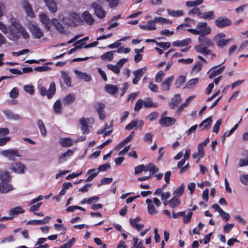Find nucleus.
I'll return each instance as SVG.
<instances>
[{"label":"nucleus","mask_w":248,"mask_h":248,"mask_svg":"<svg viewBox=\"0 0 248 248\" xmlns=\"http://www.w3.org/2000/svg\"><path fill=\"white\" fill-rule=\"evenodd\" d=\"M198 40L199 45L194 46L195 50L204 55H209L211 51L208 47L214 46L215 45L211 39L206 35H201L199 36Z\"/></svg>","instance_id":"obj_1"},{"label":"nucleus","mask_w":248,"mask_h":248,"mask_svg":"<svg viewBox=\"0 0 248 248\" xmlns=\"http://www.w3.org/2000/svg\"><path fill=\"white\" fill-rule=\"evenodd\" d=\"M9 28L11 34L16 39L20 38L19 34L25 39L29 38L30 35L25 28L17 21H12Z\"/></svg>","instance_id":"obj_2"},{"label":"nucleus","mask_w":248,"mask_h":248,"mask_svg":"<svg viewBox=\"0 0 248 248\" xmlns=\"http://www.w3.org/2000/svg\"><path fill=\"white\" fill-rule=\"evenodd\" d=\"M0 155L8 158L10 161H14L15 157H21L16 149H8L0 151Z\"/></svg>","instance_id":"obj_3"},{"label":"nucleus","mask_w":248,"mask_h":248,"mask_svg":"<svg viewBox=\"0 0 248 248\" xmlns=\"http://www.w3.org/2000/svg\"><path fill=\"white\" fill-rule=\"evenodd\" d=\"M39 19L46 30H50L53 26V18L50 19L46 14L41 12L39 15Z\"/></svg>","instance_id":"obj_4"},{"label":"nucleus","mask_w":248,"mask_h":248,"mask_svg":"<svg viewBox=\"0 0 248 248\" xmlns=\"http://www.w3.org/2000/svg\"><path fill=\"white\" fill-rule=\"evenodd\" d=\"M196 28L199 36L208 35L211 31V28L208 26L207 23L205 22L198 23Z\"/></svg>","instance_id":"obj_5"},{"label":"nucleus","mask_w":248,"mask_h":248,"mask_svg":"<svg viewBox=\"0 0 248 248\" xmlns=\"http://www.w3.org/2000/svg\"><path fill=\"white\" fill-rule=\"evenodd\" d=\"M79 16L76 13L68 14L67 16L64 17L62 21L63 22L69 26L76 25L79 21Z\"/></svg>","instance_id":"obj_6"},{"label":"nucleus","mask_w":248,"mask_h":248,"mask_svg":"<svg viewBox=\"0 0 248 248\" xmlns=\"http://www.w3.org/2000/svg\"><path fill=\"white\" fill-rule=\"evenodd\" d=\"M91 8L93 10L95 15L100 19L105 17L107 12L103 10L102 7L96 2H93L91 4Z\"/></svg>","instance_id":"obj_7"},{"label":"nucleus","mask_w":248,"mask_h":248,"mask_svg":"<svg viewBox=\"0 0 248 248\" xmlns=\"http://www.w3.org/2000/svg\"><path fill=\"white\" fill-rule=\"evenodd\" d=\"M29 28L34 38L39 39L44 36L43 31L38 25L34 24H30Z\"/></svg>","instance_id":"obj_8"},{"label":"nucleus","mask_w":248,"mask_h":248,"mask_svg":"<svg viewBox=\"0 0 248 248\" xmlns=\"http://www.w3.org/2000/svg\"><path fill=\"white\" fill-rule=\"evenodd\" d=\"M225 34L223 33H220L217 34L214 38V40L217 45L220 48H223L229 42V39H224Z\"/></svg>","instance_id":"obj_9"},{"label":"nucleus","mask_w":248,"mask_h":248,"mask_svg":"<svg viewBox=\"0 0 248 248\" xmlns=\"http://www.w3.org/2000/svg\"><path fill=\"white\" fill-rule=\"evenodd\" d=\"M176 122L173 117L161 116L158 123L163 127H168L173 124Z\"/></svg>","instance_id":"obj_10"},{"label":"nucleus","mask_w":248,"mask_h":248,"mask_svg":"<svg viewBox=\"0 0 248 248\" xmlns=\"http://www.w3.org/2000/svg\"><path fill=\"white\" fill-rule=\"evenodd\" d=\"M22 5L27 16L31 18L35 17L31 4L27 0H22Z\"/></svg>","instance_id":"obj_11"},{"label":"nucleus","mask_w":248,"mask_h":248,"mask_svg":"<svg viewBox=\"0 0 248 248\" xmlns=\"http://www.w3.org/2000/svg\"><path fill=\"white\" fill-rule=\"evenodd\" d=\"M215 24L218 28H223L230 25L231 21L228 18L221 16L215 20Z\"/></svg>","instance_id":"obj_12"},{"label":"nucleus","mask_w":248,"mask_h":248,"mask_svg":"<svg viewBox=\"0 0 248 248\" xmlns=\"http://www.w3.org/2000/svg\"><path fill=\"white\" fill-rule=\"evenodd\" d=\"M26 166L20 162H17L14 164L10 168V170L18 174H23L25 173Z\"/></svg>","instance_id":"obj_13"},{"label":"nucleus","mask_w":248,"mask_h":248,"mask_svg":"<svg viewBox=\"0 0 248 248\" xmlns=\"http://www.w3.org/2000/svg\"><path fill=\"white\" fill-rule=\"evenodd\" d=\"M46 6L51 13H55L58 10L57 3L54 0H43Z\"/></svg>","instance_id":"obj_14"},{"label":"nucleus","mask_w":248,"mask_h":248,"mask_svg":"<svg viewBox=\"0 0 248 248\" xmlns=\"http://www.w3.org/2000/svg\"><path fill=\"white\" fill-rule=\"evenodd\" d=\"M13 189V186L8 183H0V194H6L12 191Z\"/></svg>","instance_id":"obj_15"},{"label":"nucleus","mask_w":248,"mask_h":248,"mask_svg":"<svg viewBox=\"0 0 248 248\" xmlns=\"http://www.w3.org/2000/svg\"><path fill=\"white\" fill-rule=\"evenodd\" d=\"M182 101L181 96L179 94H175L170 100V102L169 103V105L170 108L171 109L175 108Z\"/></svg>","instance_id":"obj_16"},{"label":"nucleus","mask_w":248,"mask_h":248,"mask_svg":"<svg viewBox=\"0 0 248 248\" xmlns=\"http://www.w3.org/2000/svg\"><path fill=\"white\" fill-rule=\"evenodd\" d=\"M174 80L173 76L170 77L164 80L162 83L161 87L164 91H169L170 90L171 84Z\"/></svg>","instance_id":"obj_17"},{"label":"nucleus","mask_w":248,"mask_h":248,"mask_svg":"<svg viewBox=\"0 0 248 248\" xmlns=\"http://www.w3.org/2000/svg\"><path fill=\"white\" fill-rule=\"evenodd\" d=\"M50 219V217L46 216L41 220H29L27 224L41 225L48 223Z\"/></svg>","instance_id":"obj_18"},{"label":"nucleus","mask_w":248,"mask_h":248,"mask_svg":"<svg viewBox=\"0 0 248 248\" xmlns=\"http://www.w3.org/2000/svg\"><path fill=\"white\" fill-rule=\"evenodd\" d=\"M74 72L79 79H84L86 81H90L92 79L91 76L85 73H82L78 70H75Z\"/></svg>","instance_id":"obj_19"},{"label":"nucleus","mask_w":248,"mask_h":248,"mask_svg":"<svg viewBox=\"0 0 248 248\" xmlns=\"http://www.w3.org/2000/svg\"><path fill=\"white\" fill-rule=\"evenodd\" d=\"M135 136V132L134 131H132L129 135L124 140H123L121 143H120L117 146L115 147V149H119L125 145L126 143L129 142Z\"/></svg>","instance_id":"obj_20"},{"label":"nucleus","mask_w":248,"mask_h":248,"mask_svg":"<svg viewBox=\"0 0 248 248\" xmlns=\"http://www.w3.org/2000/svg\"><path fill=\"white\" fill-rule=\"evenodd\" d=\"M212 122V117L210 116L203 120L199 125V127L203 126L202 130H209L210 128V124Z\"/></svg>","instance_id":"obj_21"},{"label":"nucleus","mask_w":248,"mask_h":248,"mask_svg":"<svg viewBox=\"0 0 248 248\" xmlns=\"http://www.w3.org/2000/svg\"><path fill=\"white\" fill-rule=\"evenodd\" d=\"M191 43V39L186 38L182 41H176L172 42V45L174 46L182 47L186 46Z\"/></svg>","instance_id":"obj_22"},{"label":"nucleus","mask_w":248,"mask_h":248,"mask_svg":"<svg viewBox=\"0 0 248 248\" xmlns=\"http://www.w3.org/2000/svg\"><path fill=\"white\" fill-rule=\"evenodd\" d=\"M73 151L72 150H68L62 154L59 158V163H62L67 160L68 158L73 155Z\"/></svg>","instance_id":"obj_23"},{"label":"nucleus","mask_w":248,"mask_h":248,"mask_svg":"<svg viewBox=\"0 0 248 248\" xmlns=\"http://www.w3.org/2000/svg\"><path fill=\"white\" fill-rule=\"evenodd\" d=\"M105 90L109 94L113 95L117 92L118 90V87L115 85L107 84L105 86Z\"/></svg>","instance_id":"obj_24"},{"label":"nucleus","mask_w":248,"mask_h":248,"mask_svg":"<svg viewBox=\"0 0 248 248\" xmlns=\"http://www.w3.org/2000/svg\"><path fill=\"white\" fill-rule=\"evenodd\" d=\"M4 114L7 119L9 120L17 121L21 119V117L19 115L11 111H6L4 112Z\"/></svg>","instance_id":"obj_25"},{"label":"nucleus","mask_w":248,"mask_h":248,"mask_svg":"<svg viewBox=\"0 0 248 248\" xmlns=\"http://www.w3.org/2000/svg\"><path fill=\"white\" fill-rule=\"evenodd\" d=\"M146 203L148 205L147 209L148 212L149 214L153 215L157 213V211L156 210L155 206L153 204V201L152 200L147 199L146 200Z\"/></svg>","instance_id":"obj_26"},{"label":"nucleus","mask_w":248,"mask_h":248,"mask_svg":"<svg viewBox=\"0 0 248 248\" xmlns=\"http://www.w3.org/2000/svg\"><path fill=\"white\" fill-rule=\"evenodd\" d=\"M186 161V159H182L177 164V167L179 169H180L179 172L180 174L184 173L189 168V165L188 163H187L184 167H183V165L185 164Z\"/></svg>","instance_id":"obj_27"},{"label":"nucleus","mask_w":248,"mask_h":248,"mask_svg":"<svg viewBox=\"0 0 248 248\" xmlns=\"http://www.w3.org/2000/svg\"><path fill=\"white\" fill-rule=\"evenodd\" d=\"M82 17L88 24L91 25L94 22V19L88 11H85L82 14Z\"/></svg>","instance_id":"obj_28"},{"label":"nucleus","mask_w":248,"mask_h":248,"mask_svg":"<svg viewBox=\"0 0 248 248\" xmlns=\"http://www.w3.org/2000/svg\"><path fill=\"white\" fill-rule=\"evenodd\" d=\"M81 125V129L83 134H88L89 133V129L88 127L87 121L86 119L83 118L80 120Z\"/></svg>","instance_id":"obj_29"},{"label":"nucleus","mask_w":248,"mask_h":248,"mask_svg":"<svg viewBox=\"0 0 248 248\" xmlns=\"http://www.w3.org/2000/svg\"><path fill=\"white\" fill-rule=\"evenodd\" d=\"M76 99L75 95L73 93H69L63 98V102L64 105L72 104Z\"/></svg>","instance_id":"obj_30"},{"label":"nucleus","mask_w":248,"mask_h":248,"mask_svg":"<svg viewBox=\"0 0 248 248\" xmlns=\"http://www.w3.org/2000/svg\"><path fill=\"white\" fill-rule=\"evenodd\" d=\"M24 210L22 209V208L20 206H17L15 208H12L9 211V215L11 217H14L15 215H17L18 214H22L24 212Z\"/></svg>","instance_id":"obj_31"},{"label":"nucleus","mask_w":248,"mask_h":248,"mask_svg":"<svg viewBox=\"0 0 248 248\" xmlns=\"http://www.w3.org/2000/svg\"><path fill=\"white\" fill-rule=\"evenodd\" d=\"M112 126H113V121H111L109 124V130H107L105 129H101L97 132V134H102L103 137H105L106 136L110 134L112 132Z\"/></svg>","instance_id":"obj_32"},{"label":"nucleus","mask_w":248,"mask_h":248,"mask_svg":"<svg viewBox=\"0 0 248 248\" xmlns=\"http://www.w3.org/2000/svg\"><path fill=\"white\" fill-rule=\"evenodd\" d=\"M215 18L214 12L213 11H209L202 13L201 18H203L205 20H212Z\"/></svg>","instance_id":"obj_33"},{"label":"nucleus","mask_w":248,"mask_h":248,"mask_svg":"<svg viewBox=\"0 0 248 248\" xmlns=\"http://www.w3.org/2000/svg\"><path fill=\"white\" fill-rule=\"evenodd\" d=\"M56 92L55 83L54 82H51L49 85L48 90L47 91V97L50 99L55 94Z\"/></svg>","instance_id":"obj_34"},{"label":"nucleus","mask_w":248,"mask_h":248,"mask_svg":"<svg viewBox=\"0 0 248 248\" xmlns=\"http://www.w3.org/2000/svg\"><path fill=\"white\" fill-rule=\"evenodd\" d=\"M62 78L63 79L64 83L67 87L71 86V78L68 75V73L64 71H61Z\"/></svg>","instance_id":"obj_35"},{"label":"nucleus","mask_w":248,"mask_h":248,"mask_svg":"<svg viewBox=\"0 0 248 248\" xmlns=\"http://www.w3.org/2000/svg\"><path fill=\"white\" fill-rule=\"evenodd\" d=\"M53 25L54 26L55 29L60 33H63L64 31V28L58 20L56 18H53Z\"/></svg>","instance_id":"obj_36"},{"label":"nucleus","mask_w":248,"mask_h":248,"mask_svg":"<svg viewBox=\"0 0 248 248\" xmlns=\"http://www.w3.org/2000/svg\"><path fill=\"white\" fill-rule=\"evenodd\" d=\"M203 0H195L187 1L186 2V5L188 7H195L203 3Z\"/></svg>","instance_id":"obj_37"},{"label":"nucleus","mask_w":248,"mask_h":248,"mask_svg":"<svg viewBox=\"0 0 248 248\" xmlns=\"http://www.w3.org/2000/svg\"><path fill=\"white\" fill-rule=\"evenodd\" d=\"M169 15L173 17H179L183 16L184 12L182 10H171L170 9L167 10Z\"/></svg>","instance_id":"obj_38"},{"label":"nucleus","mask_w":248,"mask_h":248,"mask_svg":"<svg viewBox=\"0 0 248 248\" xmlns=\"http://www.w3.org/2000/svg\"><path fill=\"white\" fill-rule=\"evenodd\" d=\"M116 52L115 51H110L103 54L101 56V58L102 60L104 61H110L113 58V53Z\"/></svg>","instance_id":"obj_39"},{"label":"nucleus","mask_w":248,"mask_h":248,"mask_svg":"<svg viewBox=\"0 0 248 248\" xmlns=\"http://www.w3.org/2000/svg\"><path fill=\"white\" fill-rule=\"evenodd\" d=\"M133 248H145L141 240H139L137 237L133 238Z\"/></svg>","instance_id":"obj_40"},{"label":"nucleus","mask_w":248,"mask_h":248,"mask_svg":"<svg viewBox=\"0 0 248 248\" xmlns=\"http://www.w3.org/2000/svg\"><path fill=\"white\" fill-rule=\"evenodd\" d=\"M37 124L40 129L41 134L43 136H46V130L43 121L39 119L37 120Z\"/></svg>","instance_id":"obj_41"},{"label":"nucleus","mask_w":248,"mask_h":248,"mask_svg":"<svg viewBox=\"0 0 248 248\" xmlns=\"http://www.w3.org/2000/svg\"><path fill=\"white\" fill-rule=\"evenodd\" d=\"M60 142L62 146L63 147L70 146L73 144V140L71 138H62L60 140Z\"/></svg>","instance_id":"obj_42"},{"label":"nucleus","mask_w":248,"mask_h":248,"mask_svg":"<svg viewBox=\"0 0 248 248\" xmlns=\"http://www.w3.org/2000/svg\"><path fill=\"white\" fill-rule=\"evenodd\" d=\"M170 207L171 208H173L176 206H178L180 203V201L178 197L174 196L169 201Z\"/></svg>","instance_id":"obj_43"},{"label":"nucleus","mask_w":248,"mask_h":248,"mask_svg":"<svg viewBox=\"0 0 248 248\" xmlns=\"http://www.w3.org/2000/svg\"><path fill=\"white\" fill-rule=\"evenodd\" d=\"M1 182L8 183L10 180V176L7 172H1L0 173Z\"/></svg>","instance_id":"obj_44"},{"label":"nucleus","mask_w":248,"mask_h":248,"mask_svg":"<svg viewBox=\"0 0 248 248\" xmlns=\"http://www.w3.org/2000/svg\"><path fill=\"white\" fill-rule=\"evenodd\" d=\"M144 106L145 108H156L157 106V104L156 103H154L153 102V100L150 98H146L144 101H143Z\"/></svg>","instance_id":"obj_45"},{"label":"nucleus","mask_w":248,"mask_h":248,"mask_svg":"<svg viewBox=\"0 0 248 248\" xmlns=\"http://www.w3.org/2000/svg\"><path fill=\"white\" fill-rule=\"evenodd\" d=\"M198 80L199 79L198 78H194L190 79L186 85L185 88L187 89L194 88L197 85Z\"/></svg>","instance_id":"obj_46"},{"label":"nucleus","mask_w":248,"mask_h":248,"mask_svg":"<svg viewBox=\"0 0 248 248\" xmlns=\"http://www.w3.org/2000/svg\"><path fill=\"white\" fill-rule=\"evenodd\" d=\"M185 188V185L184 184H182L180 186L177 187L173 192L174 196L178 197L181 196L184 192Z\"/></svg>","instance_id":"obj_47"},{"label":"nucleus","mask_w":248,"mask_h":248,"mask_svg":"<svg viewBox=\"0 0 248 248\" xmlns=\"http://www.w3.org/2000/svg\"><path fill=\"white\" fill-rule=\"evenodd\" d=\"M54 112L57 114L60 113L62 111V104L60 100H57L53 105Z\"/></svg>","instance_id":"obj_48"},{"label":"nucleus","mask_w":248,"mask_h":248,"mask_svg":"<svg viewBox=\"0 0 248 248\" xmlns=\"http://www.w3.org/2000/svg\"><path fill=\"white\" fill-rule=\"evenodd\" d=\"M107 67L115 74H118L120 72V68L116 64L115 65L108 64L107 65Z\"/></svg>","instance_id":"obj_49"},{"label":"nucleus","mask_w":248,"mask_h":248,"mask_svg":"<svg viewBox=\"0 0 248 248\" xmlns=\"http://www.w3.org/2000/svg\"><path fill=\"white\" fill-rule=\"evenodd\" d=\"M202 13L199 8L197 7H194L188 12L189 15H196L200 18L201 17Z\"/></svg>","instance_id":"obj_50"},{"label":"nucleus","mask_w":248,"mask_h":248,"mask_svg":"<svg viewBox=\"0 0 248 248\" xmlns=\"http://www.w3.org/2000/svg\"><path fill=\"white\" fill-rule=\"evenodd\" d=\"M146 67H144L140 69H138L133 72V74L135 77H137L140 78L144 74L145 72L146 71Z\"/></svg>","instance_id":"obj_51"},{"label":"nucleus","mask_w":248,"mask_h":248,"mask_svg":"<svg viewBox=\"0 0 248 248\" xmlns=\"http://www.w3.org/2000/svg\"><path fill=\"white\" fill-rule=\"evenodd\" d=\"M155 21H156V22L158 23H166L169 25L172 23L171 21L162 17H155Z\"/></svg>","instance_id":"obj_52"},{"label":"nucleus","mask_w":248,"mask_h":248,"mask_svg":"<svg viewBox=\"0 0 248 248\" xmlns=\"http://www.w3.org/2000/svg\"><path fill=\"white\" fill-rule=\"evenodd\" d=\"M225 69V66H222L219 69L214 70L209 75V78H212L214 77L221 74Z\"/></svg>","instance_id":"obj_53"},{"label":"nucleus","mask_w":248,"mask_h":248,"mask_svg":"<svg viewBox=\"0 0 248 248\" xmlns=\"http://www.w3.org/2000/svg\"><path fill=\"white\" fill-rule=\"evenodd\" d=\"M155 22L156 21H155V18L154 20H149L146 24L147 29L150 31L155 30Z\"/></svg>","instance_id":"obj_54"},{"label":"nucleus","mask_w":248,"mask_h":248,"mask_svg":"<svg viewBox=\"0 0 248 248\" xmlns=\"http://www.w3.org/2000/svg\"><path fill=\"white\" fill-rule=\"evenodd\" d=\"M186 81V77L184 76H180L176 79L175 84L177 88H179L181 85Z\"/></svg>","instance_id":"obj_55"},{"label":"nucleus","mask_w":248,"mask_h":248,"mask_svg":"<svg viewBox=\"0 0 248 248\" xmlns=\"http://www.w3.org/2000/svg\"><path fill=\"white\" fill-rule=\"evenodd\" d=\"M76 241V240L75 238H72L71 239L69 240L67 243L61 246L60 248H71Z\"/></svg>","instance_id":"obj_56"},{"label":"nucleus","mask_w":248,"mask_h":248,"mask_svg":"<svg viewBox=\"0 0 248 248\" xmlns=\"http://www.w3.org/2000/svg\"><path fill=\"white\" fill-rule=\"evenodd\" d=\"M222 121V119H219L217 121L213 128V132L214 133H217L218 132Z\"/></svg>","instance_id":"obj_57"},{"label":"nucleus","mask_w":248,"mask_h":248,"mask_svg":"<svg viewBox=\"0 0 248 248\" xmlns=\"http://www.w3.org/2000/svg\"><path fill=\"white\" fill-rule=\"evenodd\" d=\"M157 46L166 50L170 46V42H156Z\"/></svg>","instance_id":"obj_58"},{"label":"nucleus","mask_w":248,"mask_h":248,"mask_svg":"<svg viewBox=\"0 0 248 248\" xmlns=\"http://www.w3.org/2000/svg\"><path fill=\"white\" fill-rule=\"evenodd\" d=\"M143 105H144L143 101L141 99H139L137 101L134 107L135 111H139L140 110Z\"/></svg>","instance_id":"obj_59"},{"label":"nucleus","mask_w":248,"mask_h":248,"mask_svg":"<svg viewBox=\"0 0 248 248\" xmlns=\"http://www.w3.org/2000/svg\"><path fill=\"white\" fill-rule=\"evenodd\" d=\"M10 96L12 98H16L18 96V89L16 88H13L9 93Z\"/></svg>","instance_id":"obj_60"},{"label":"nucleus","mask_w":248,"mask_h":248,"mask_svg":"<svg viewBox=\"0 0 248 248\" xmlns=\"http://www.w3.org/2000/svg\"><path fill=\"white\" fill-rule=\"evenodd\" d=\"M51 69V68L49 66H47L45 64L42 66H38L34 68V70L37 72H42L44 71H47Z\"/></svg>","instance_id":"obj_61"},{"label":"nucleus","mask_w":248,"mask_h":248,"mask_svg":"<svg viewBox=\"0 0 248 248\" xmlns=\"http://www.w3.org/2000/svg\"><path fill=\"white\" fill-rule=\"evenodd\" d=\"M165 75V72L163 71H159L155 76V82H160L162 80V77Z\"/></svg>","instance_id":"obj_62"},{"label":"nucleus","mask_w":248,"mask_h":248,"mask_svg":"<svg viewBox=\"0 0 248 248\" xmlns=\"http://www.w3.org/2000/svg\"><path fill=\"white\" fill-rule=\"evenodd\" d=\"M33 86L31 85H26L24 86V91L30 94H33L34 93Z\"/></svg>","instance_id":"obj_63"},{"label":"nucleus","mask_w":248,"mask_h":248,"mask_svg":"<svg viewBox=\"0 0 248 248\" xmlns=\"http://www.w3.org/2000/svg\"><path fill=\"white\" fill-rule=\"evenodd\" d=\"M240 182L244 185H248V174L241 175L239 177Z\"/></svg>","instance_id":"obj_64"}]
</instances>
